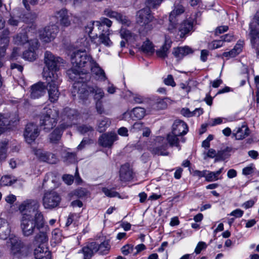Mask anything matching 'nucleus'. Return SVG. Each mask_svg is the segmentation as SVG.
<instances>
[{
	"label": "nucleus",
	"instance_id": "13d9d810",
	"mask_svg": "<svg viewBox=\"0 0 259 259\" xmlns=\"http://www.w3.org/2000/svg\"><path fill=\"white\" fill-rule=\"evenodd\" d=\"M20 18L19 16L11 15L10 19L8 20V23L10 25L13 26H17L20 22Z\"/></svg>",
	"mask_w": 259,
	"mask_h": 259
},
{
	"label": "nucleus",
	"instance_id": "39448f33",
	"mask_svg": "<svg viewBox=\"0 0 259 259\" xmlns=\"http://www.w3.org/2000/svg\"><path fill=\"white\" fill-rule=\"evenodd\" d=\"M59 111L56 107H46L44 109L40 118V124L44 130L49 131L56 124Z\"/></svg>",
	"mask_w": 259,
	"mask_h": 259
},
{
	"label": "nucleus",
	"instance_id": "f704fd0d",
	"mask_svg": "<svg viewBox=\"0 0 259 259\" xmlns=\"http://www.w3.org/2000/svg\"><path fill=\"white\" fill-rule=\"evenodd\" d=\"M64 130V129L61 128L60 126L59 127L56 128L50 135L49 139L50 142L52 143H56L58 141H59L61 139L62 133Z\"/></svg>",
	"mask_w": 259,
	"mask_h": 259
},
{
	"label": "nucleus",
	"instance_id": "393cba45",
	"mask_svg": "<svg viewBox=\"0 0 259 259\" xmlns=\"http://www.w3.org/2000/svg\"><path fill=\"white\" fill-rule=\"evenodd\" d=\"M194 25V20L192 19L184 21L180 26L178 31L180 32V37H183L185 35L192 31Z\"/></svg>",
	"mask_w": 259,
	"mask_h": 259
},
{
	"label": "nucleus",
	"instance_id": "3c124183",
	"mask_svg": "<svg viewBox=\"0 0 259 259\" xmlns=\"http://www.w3.org/2000/svg\"><path fill=\"white\" fill-rule=\"evenodd\" d=\"M224 46L223 40H215L209 42L208 45V49L214 50L220 48Z\"/></svg>",
	"mask_w": 259,
	"mask_h": 259
},
{
	"label": "nucleus",
	"instance_id": "6e6d98bb",
	"mask_svg": "<svg viewBox=\"0 0 259 259\" xmlns=\"http://www.w3.org/2000/svg\"><path fill=\"white\" fill-rule=\"evenodd\" d=\"M255 167L253 164L243 168L242 174L244 176H248L252 174L254 172Z\"/></svg>",
	"mask_w": 259,
	"mask_h": 259
},
{
	"label": "nucleus",
	"instance_id": "e433bc0d",
	"mask_svg": "<svg viewBox=\"0 0 259 259\" xmlns=\"http://www.w3.org/2000/svg\"><path fill=\"white\" fill-rule=\"evenodd\" d=\"M146 113L144 108L141 107H136L131 112V116L135 119H141L143 118Z\"/></svg>",
	"mask_w": 259,
	"mask_h": 259
},
{
	"label": "nucleus",
	"instance_id": "b1692460",
	"mask_svg": "<svg viewBox=\"0 0 259 259\" xmlns=\"http://www.w3.org/2000/svg\"><path fill=\"white\" fill-rule=\"evenodd\" d=\"M244 42L242 40L238 41L234 48L229 52H224L222 54V57L226 59L234 58L239 54L242 51Z\"/></svg>",
	"mask_w": 259,
	"mask_h": 259
},
{
	"label": "nucleus",
	"instance_id": "4be33fe9",
	"mask_svg": "<svg viewBox=\"0 0 259 259\" xmlns=\"http://www.w3.org/2000/svg\"><path fill=\"white\" fill-rule=\"evenodd\" d=\"M188 131V127L185 122L182 120H176L172 125L171 132L179 136L186 135Z\"/></svg>",
	"mask_w": 259,
	"mask_h": 259
},
{
	"label": "nucleus",
	"instance_id": "dca6fc26",
	"mask_svg": "<svg viewBox=\"0 0 259 259\" xmlns=\"http://www.w3.org/2000/svg\"><path fill=\"white\" fill-rule=\"evenodd\" d=\"M39 133L37 125L33 123L27 124L24 133V137L26 142L28 144H31L38 137Z\"/></svg>",
	"mask_w": 259,
	"mask_h": 259
},
{
	"label": "nucleus",
	"instance_id": "de8ad7c7",
	"mask_svg": "<svg viewBox=\"0 0 259 259\" xmlns=\"http://www.w3.org/2000/svg\"><path fill=\"white\" fill-rule=\"evenodd\" d=\"M33 152L37 157L41 161L46 162L49 152H45L41 149H34Z\"/></svg>",
	"mask_w": 259,
	"mask_h": 259
},
{
	"label": "nucleus",
	"instance_id": "6e6552de",
	"mask_svg": "<svg viewBox=\"0 0 259 259\" xmlns=\"http://www.w3.org/2000/svg\"><path fill=\"white\" fill-rule=\"evenodd\" d=\"M185 12V8L182 5H177L174 6L173 10L170 12L169 16V25L167 30L171 34L176 35L177 34V25L179 21V16Z\"/></svg>",
	"mask_w": 259,
	"mask_h": 259
},
{
	"label": "nucleus",
	"instance_id": "49530a36",
	"mask_svg": "<svg viewBox=\"0 0 259 259\" xmlns=\"http://www.w3.org/2000/svg\"><path fill=\"white\" fill-rule=\"evenodd\" d=\"M7 145L6 141L0 142V161L4 160L7 157Z\"/></svg>",
	"mask_w": 259,
	"mask_h": 259
},
{
	"label": "nucleus",
	"instance_id": "c03bdc74",
	"mask_svg": "<svg viewBox=\"0 0 259 259\" xmlns=\"http://www.w3.org/2000/svg\"><path fill=\"white\" fill-rule=\"evenodd\" d=\"M97 252L99 251L100 254H106L109 249V244L107 242H103L100 244L96 242Z\"/></svg>",
	"mask_w": 259,
	"mask_h": 259
},
{
	"label": "nucleus",
	"instance_id": "09e8293b",
	"mask_svg": "<svg viewBox=\"0 0 259 259\" xmlns=\"http://www.w3.org/2000/svg\"><path fill=\"white\" fill-rule=\"evenodd\" d=\"M15 182V180L10 176H5L2 177L0 180V185L2 186H10Z\"/></svg>",
	"mask_w": 259,
	"mask_h": 259
},
{
	"label": "nucleus",
	"instance_id": "473e14b6",
	"mask_svg": "<svg viewBox=\"0 0 259 259\" xmlns=\"http://www.w3.org/2000/svg\"><path fill=\"white\" fill-rule=\"evenodd\" d=\"M249 134V130L248 127L245 125H243L241 127H239L236 133H233V135L236 140H242L247 137Z\"/></svg>",
	"mask_w": 259,
	"mask_h": 259
},
{
	"label": "nucleus",
	"instance_id": "a19ab883",
	"mask_svg": "<svg viewBox=\"0 0 259 259\" xmlns=\"http://www.w3.org/2000/svg\"><path fill=\"white\" fill-rule=\"evenodd\" d=\"M250 40L253 48L259 50V32L254 29H251Z\"/></svg>",
	"mask_w": 259,
	"mask_h": 259
},
{
	"label": "nucleus",
	"instance_id": "37998d69",
	"mask_svg": "<svg viewBox=\"0 0 259 259\" xmlns=\"http://www.w3.org/2000/svg\"><path fill=\"white\" fill-rule=\"evenodd\" d=\"M231 151V149L229 147L219 151L217 152V160H224L227 159L230 155Z\"/></svg>",
	"mask_w": 259,
	"mask_h": 259
},
{
	"label": "nucleus",
	"instance_id": "5701e85b",
	"mask_svg": "<svg viewBox=\"0 0 259 259\" xmlns=\"http://www.w3.org/2000/svg\"><path fill=\"white\" fill-rule=\"evenodd\" d=\"M78 252L83 253V259H91L94 254L97 252L96 242H93L88 243Z\"/></svg>",
	"mask_w": 259,
	"mask_h": 259
},
{
	"label": "nucleus",
	"instance_id": "aec40b11",
	"mask_svg": "<svg viewBox=\"0 0 259 259\" xmlns=\"http://www.w3.org/2000/svg\"><path fill=\"white\" fill-rule=\"evenodd\" d=\"M90 71L96 80L104 81L106 79V76L104 70L101 68L97 63L93 60L90 65Z\"/></svg>",
	"mask_w": 259,
	"mask_h": 259
},
{
	"label": "nucleus",
	"instance_id": "f257e3e1",
	"mask_svg": "<svg viewBox=\"0 0 259 259\" xmlns=\"http://www.w3.org/2000/svg\"><path fill=\"white\" fill-rule=\"evenodd\" d=\"M93 59L87 55L85 51L77 50L73 52L71 55V62L73 68L67 70V74L72 80H77L81 74L90 73V65Z\"/></svg>",
	"mask_w": 259,
	"mask_h": 259
},
{
	"label": "nucleus",
	"instance_id": "4c0bfd02",
	"mask_svg": "<svg viewBox=\"0 0 259 259\" xmlns=\"http://www.w3.org/2000/svg\"><path fill=\"white\" fill-rule=\"evenodd\" d=\"M168 101L169 99L168 98L161 99L158 98L155 100L152 107L156 110L164 109L167 107V102Z\"/></svg>",
	"mask_w": 259,
	"mask_h": 259
},
{
	"label": "nucleus",
	"instance_id": "680f3d73",
	"mask_svg": "<svg viewBox=\"0 0 259 259\" xmlns=\"http://www.w3.org/2000/svg\"><path fill=\"white\" fill-rule=\"evenodd\" d=\"M121 249L122 253L124 255H127L133 251L134 246L131 244H126L123 246Z\"/></svg>",
	"mask_w": 259,
	"mask_h": 259
},
{
	"label": "nucleus",
	"instance_id": "cd10ccee",
	"mask_svg": "<svg viewBox=\"0 0 259 259\" xmlns=\"http://www.w3.org/2000/svg\"><path fill=\"white\" fill-rule=\"evenodd\" d=\"M56 17L61 25L68 27L70 25V16L67 10L61 9L57 12Z\"/></svg>",
	"mask_w": 259,
	"mask_h": 259
},
{
	"label": "nucleus",
	"instance_id": "f8f14e48",
	"mask_svg": "<svg viewBox=\"0 0 259 259\" xmlns=\"http://www.w3.org/2000/svg\"><path fill=\"white\" fill-rule=\"evenodd\" d=\"M39 204L37 201L35 200L29 199L23 201L19 206V210L22 215L26 214L28 215H34L36 211L38 210Z\"/></svg>",
	"mask_w": 259,
	"mask_h": 259
},
{
	"label": "nucleus",
	"instance_id": "72a5a7b5",
	"mask_svg": "<svg viewBox=\"0 0 259 259\" xmlns=\"http://www.w3.org/2000/svg\"><path fill=\"white\" fill-rule=\"evenodd\" d=\"M112 24V22L109 19L105 17H102L99 21H95V26L97 27L99 31H106V29L104 28V26L106 25L107 29H109Z\"/></svg>",
	"mask_w": 259,
	"mask_h": 259
},
{
	"label": "nucleus",
	"instance_id": "8fccbe9b",
	"mask_svg": "<svg viewBox=\"0 0 259 259\" xmlns=\"http://www.w3.org/2000/svg\"><path fill=\"white\" fill-rule=\"evenodd\" d=\"M9 124V121L2 114H0V135L4 132L6 126Z\"/></svg>",
	"mask_w": 259,
	"mask_h": 259
},
{
	"label": "nucleus",
	"instance_id": "c756f323",
	"mask_svg": "<svg viewBox=\"0 0 259 259\" xmlns=\"http://www.w3.org/2000/svg\"><path fill=\"white\" fill-rule=\"evenodd\" d=\"M193 53V50L188 47H181L174 49L173 54L174 56L178 58L181 59L184 56Z\"/></svg>",
	"mask_w": 259,
	"mask_h": 259
},
{
	"label": "nucleus",
	"instance_id": "338daca9",
	"mask_svg": "<svg viewBox=\"0 0 259 259\" xmlns=\"http://www.w3.org/2000/svg\"><path fill=\"white\" fill-rule=\"evenodd\" d=\"M207 247V245L206 244V243L204 242H198V243L197 244L195 249V250H194V252L196 253V254H199L201 252V251L206 248Z\"/></svg>",
	"mask_w": 259,
	"mask_h": 259
},
{
	"label": "nucleus",
	"instance_id": "a878e982",
	"mask_svg": "<svg viewBox=\"0 0 259 259\" xmlns=\"http://www.w3.org/2000/svg\"><path fill=\"white\" fill-rule=\"evenodd\" d=\"M117 139V136L115 133L105 134L101 136L99 143L102 146L110 147Z\"/></svg>",
	"mask_w": 259,
	"mask_h": 259
},
{
	"label": "nucleus",
	"instance_id": "4d7b16f0",
	"mask_svg": "<svg viewBox=\"0 0 259 259\" xmlns=\"http://www.w3.org/2000/svg\"><path fill=\"white\" fill-rule=\"evenodd\" d=\"M128 94L129 96L132 97L133 101L136 103H141L144 101V97L141 95L138 94H134L131 92H128Z\"/></svg>",
	"mask_w": 259,
	"mask_h": 259
},
{
	"label": "nucleus",
	"instance_id": "bb28decb",
	"mask_svg": "<svg viewBox=\"0 0 259 259\" xmlns=\"http://www.w3.org/2000/svg\"><path fill=\"white\" fill-rule=\"evenodd\" d=\"M11 227L7 220L0 218V239H6L11 233Z\"/></svg>",
	"mask_w": 259,
	"mask_h": 259
},
{
	"label": "nucleus",
	"instance_id": "20e7f679",
	"mask_svg": "<svg viewBox=\"0 0 259 259\" xmlns=\"http://www.w3.org/2000/svg\"><path fill=\"white\" fill-rule=\"evenodd\" d=\"M43 77L47 82V90L49 95V100L52 103L57 102L60 95L58 87L62 79L58 73L45 72Z\"/></svg>",
	"mask_w": 259,
	"mask_h": 259
},
{
	"label": "nucleus",
	"instance_id": "58836bf2",
	"mask_svg": "<svg viewBox=\"0 0 259 259\" xmlns=\"http://www.w3.org/2000/svg\"><path fill=\"white\" fill-rule=\"evenodd\" d=\"M179 136L173 134L172 132H170L167 135V141L170 146H176L179 148V150H180L181 148L179 145V139L178 138Z\"/></svg>",
	"mask_w": 259,
	"mask_h": 259
},
{
	"label": "nucleus",
	"instance_id": "79ce46f5",
	"mask_svg": "<svg viewBox=\"0 0 259 259\" xmlns=\"http://www.w3.org/2000/svg\"><path fill=\"white\" fill-rule=\"evenodd\" d=\"M141 50L143 52L148 55L152 54L154 51L153 44L148 39L144 41L141 47Z\"/></svg>",
	"mask_w": 259,
	"mask_h": 259
},
{
	"label": "nucleus",
	"instance_id": "ddd939ff",
	"mask_svg": "<svg viewBox=\"0 0 259 259\" xmlns=\"http://www.w3.org/2000/svg\"><path fill=\"white\" fill-rule=\"evenodd\" d=\"M120 37L124 39L126 41L131 44L138 46L142 39V36L139 32L131 31L128 29L121 27L119 31Z\"/></svg>",
	"mask_w": 259,
	"mask_h": 259
},
{
	"label": "nucleus",
	"instance_id": "2eb2a0df",
	"mask_svg": "<svg viewBox=\"0 0 259 259\" xmlns=\"http://www.w3.org/2000/svg\"><path fill=\"white\" fill-rule=\"evenodd\" d=\"M58 32L59 28L56 25L47 26L40 32V38L44 42H50L54 40Z\"/></svg>",
	"mask_w": 259,
	"mask_h": 259
},
{
	"label": "nucleus",
	"instance_id": "7c9ffc66",
	"mask_svg": "<svg viewBox=\"0 0 259 259\" xmlns=\"http://www.w3.org/2000/svg\"><path fill=\"white\" fill-rule=\"evenodd\" d=\"M34 253L36 259H51V252L47 248L39 246L34 250Z\"/></svg>",
	"mask_w": 259,
	"mask_h": 259
},
{
	"label": "nucleus",
	"instance_id": "69168bd1",
	"mask_svg": "<svg viewBox=\"0 0 259 259\" xmlns=\"http://www.w3.org/2000/svg\"><path fill=\"white\" fill-rule=\"evenodd\" d=\"M46 162L50 164H55L58 161L57 156L53 153H48Z\"/></svg>",
	"mask_w": 259,
	"mask_h": 259
},
{
	"label": "nucleus",
	"instance_id": "603ef678",
	"mask_svg": "<svg viewBox=\"0 0 259 259\" xmlns=\"http://www.w3.org/2000/svg\"><path fill=\"white\" fill-rule=\"evenodd\" d=\"M102 192L105 194V195L109 197H119V194L117 192L114 191L112 189H108L107 188H103Z\"/></svg>",
	"mask_w": 259,
	"mask_h": 259
},
{
	"label": "nucleus",
	"instance_id": "e2e57ef3",
	"mask_svg": "<svg viewBox=\"0 0 259 259\" xmlns=\"http://www.w3.org/2000/svg\"><path fill=\"white\" fill-rule=\"evenodd\" d=\"M223 119L224 118L221 117L212 118L209 121L208 124H209V125L211 126H213L218 124H220L223 123Z\"/></svg>",
	"mask_w": 259,
	"mask_h": 259
},
{
	"label": "nucleus",
	"instance_id": "9b49d317",
	"mask_svg": "<svg viewBox=\"0 0 259 259\" xmlns=\"http://www.w3.org/2000/svg\"><path fill=\"white\" fill-rule=\"evenodd\" d=\"M77 117V112L75 109L68 107L64 108L61 115L62 121L60 127L66 129L71 126L73 123V121L76 119Z\"/></svg>",
	"mask_w": 259,
	"mask_h": 259
},
{
	"label": "nucleus",
	"instance_id": "412c9836",
	"mask_svg": "<svg viewBox=\"0 0 259 259\" xmlns=\"http://www.w3.org/2000/svg\"><path fill=\"white\" fill-rule=\"evenodd\" d=\"M172 41L170 37L165 35L164 37V42L161 47L156 51L157 56L161 58L164 59L167 57L169 50L171 47Z\"/></svg>",
	"mask_w": 259,
	"mask_h": 259
},
{
	"label": "nucleus",
	"instance_id": "9d476101",
	"mask_svg": "<svg viewBox=\"0 0 259 259\" xmlns=\"http://www.w3.org/2000/svg\"><path fill=\"white\" fill-rule=\"evenodd\" d=\"M60 201L59 195L53 191L46 192L42 197V205L45 209H52L58 206Z\"/></svg>",
	"mask_w": 259,
	"mask_h": 259
},
{
	"label": "nucleus",
	"instance_id": "774afa93",
	"mask_svg": "<svg viewBox=\"0 0 259 259\" xmlns=\"http://www.w3.org/2000/svg\"><path fill=\"white\" fill-rule=\"evenodd\" d=\"M221 40H223V44L224 42H231L232 41L235 40L236 39L234 35L233 34L229 33L226 34L224 36H222L221 37Z\"/></svg>",
	"mask_w": 259,
	"mask_h": 259
},
{
	"label": "nucleus",
	"instance_id": "ea45409f",
	"mask_svg": "<svg viewBox=\"0 0 259 259\" xmlns=\"http://www.w3.org/2000/svg\"><path fill=\"white\" fill-rule=\"evenodd\" d=\"M13 41L15 44L18 45H23L26 42L29 44L28 36L25 32H20L13 38Z\"/></svg>",
	"mask_w": 259,
	"mask_h": 259
},
{
	"label": "nucleus",
	"instance_id": "1a4fd4ad",
	"mask_svg": "<svg viewBox=\"0 0 259 259\" xmlns=\"http://www.w3.org/2000/svg\"><path fill=\"white\" fill-rule=\"evenodd\" d=\"M153 16L150 14L149 9L146 8L139 11L136 15L137 22L144 27L146 32L151 30L153 28L151 23Z\"/></svg>",
	"mask_w": 259,
	"mask_h": 259
},
{
	"label": "nucleus",
	"instance_id": "c9c22d12",
	"mask_svg": "<svg viewBox=\"0 0 259 259\" xmlns=\"http://www.w3.org/2000/svg\"><path fill=\"white\" fill-rule=\"evenodd\" d=\"M223 169L224 168L222 167L217 171H210L207 170L206 176V181L207 182H212L221 179V178H220L219 176L222 172Z\"/></svg>",
	"mask_w": 259,
	"mask_h": 259
},
{
	"label": "nucleus",
	"instance_id": "c85d7f7f",
	"mask_svg": "<svg viewBox=\"0 0 259 259\" xmlns=\"http://www.w3.org/2000/svg\"><path fill=\"white\" fill-rule=\"evenodd\" d=\"M132 170L128 164L121 166L120 169V178L121 181H130L132 178Z\"/></svg>",
	"mask_w": 259,
	"mask_h": 259
},
{
	"label": "nucleus",
	"instance_id": "a211bd4d",
	"mask_svg": "<svg viewBox=\"0 0 259 259\" xmlns=\"http://www.w3.org/2000/svg\"><path fill=\"white\" fill-rule=\"evenodd\" d=\"M38 48V40L37 39L30 40L29 41V49L23 54V58L25 60L33 61L36 59L35 50Z\"/></svg>",
	"mask_w": 259,
	"mask_h": 259
},
{
	"label": "nucleus",
	"instance_id": "0e129e2a",
	"mask_svg": "<svg viewBox=\"0 0 259 259\" xmlns=\"http://www.w3.org/2000/svg\"><path fill=\"white\" fill-rule=\"evenodd\" d=\"M144 127V126L142 122H136L133 124L131 128V131L133 133L137 132L138 131L143 130Z\"/></svg>",
	"mask_w": 259,
	"mask_h": 259
},
{
	"label": "nucleus",
	"instance_id": "f03ea898",
	"mask_svg": "<svg viewBox=\"0 0 259 259\" xmlns=\"http://www.w3.org/2000/svg\"><path fill=\"white\" fill-rule=\"evenodd\" d=\"M45 219L41 211H36L34 215L24 214L20 219V228L25 237L32 235L35 229L38 230L45 227Z\"/></svg>",
	"mask_w": 259,
	"mask_h": 259
},
{
	"label": "nucleus",
	"instance_id": "f3484780",
	"mask_svg": "<svg viewBox=\"0 0 259 259\" xmlns=\"http://www.w3.org/2000/svg\"><path fill=\"white\" fill-rule=\"evenodd\" d=\"M104 14L108 17L115 19L124 26H129L131 24V21L126 16L111 9H105L104 11Z\"/></svg>",
	"mask_w": 259,
	"mask_h": 259
},
{
	"label": "nucleus",
	"instance_id": "5fc2aeb1",
	"mask_svg": "<svg viewBox=\"0 0 259 259\" xmlns=\"http://www.w3.org/2000/svg\"><path fill=\"white\" fill-rule=\"evenodd\" d=\"M167 147V144L163 145L162 147H156L153 150V152L158 155H167L168 153L165 151V150Z\"/></svg>",
	"mask_w": 259,
	"mask_h": 259
},
{
	"label": "nucleus",
	"instance_id": "0eeeda50",
	"mask_svg": "<svg viewBox=\"0 0 259 259\" xmlns=\"http://www.w3.org/2000/svg\"><path fill=\"white\" fill-rule=\"evenodd\" d=\"M44 63L47 69L44 70L42 75L45 72L57 73L60 66L64 63V60L50 51H47L44 54Z\"/></svg>",
	"mask_w": 259,
	"mask_h": 259
},
{
	"label": "nucleus",
	"instance_id": "052dcab7",
	"mask_svg": "<svg viewBox=\"0 0 259 259\" xmlns=\"http://www.w3.org/2000/svg\"><path fill=\"white\" fill-rule=\"evenodd\" d=\"M163 0H147V5L149 8H156L159 6Z\"/></svg>",
	"mask_w": 259,
	"mask_h": 259
},
{
	"label": "nucleus",
	"instance_id": "a18cd8bd",
	"mask_svg": "<svg viewBox=\"0 0 259 259\" xmlns=\"http://www.w3.org/2000/svg\"><path fill=\"white\" fill-rule=\"evenodd\" d=\"M110 121L107 118H103L100 120L98 124V130L100 132H104L110 125Z\"/></svg>",
	"mask_w": 259,
	"mask_h": 259
},
{
	"label": "nucleus",
	"instance_id": "2f4dec72",
	"mask_svg": "<svg viewBox=\"0 0 259 259\" xmlns=\"http://www.w3.org/2000/svg\"><path fill=\"white\" fill-rule=\"evenodd\" d=\"M44 231L39 230V232L35 237V240L38 243L43 244L48 241V233L49 231L47 225L45 224V227L42 228Z\"/></svg>",
	"mask_w": 259,
	"mask_h": 259
},
{
	"label": "nucleus",
	"instance_id": "864d4df0",
	"mask_svg": "<svg viewBox=\"0 0 259 259\" xmlns=\"http://www.w3.org/2000/svg\"><path fill=\"white\" fill-rule=\"evenodd\" d=\"M49 181H51L52 183H54L55 187H57L58 185L57 178L52 172L47 174L44 179V182Z\"/></svg>",
	"mask_w": 259,
	"mask_h": 259
},
{
	"label": "nucleus",
	"instance_id": "bf43d9fd",
	"mask_svg": "<svg viewBox=\"0 0 259 259\" xmlns=\"http://www.w3.org/2000/svg\"><path fill=\"white\" fill-rule=\"evenodd\" d=\"M78 131L82 134H89L93 131V128L89 125H83L78 127Z\"/></svg>",
	"mask_w": 259,
	"mask_h": 259
},
{
	"label": "nucleus",
	"instance_id": "6ab92c4d",
	"mask_svg": "<svg viewBox=\"0 0 259 259\" xmlns=\"http://www.w3.org/2000/svg\"><path fill=\"white\" fill-rule=\"evenodd\" d=\"M46 91V86L42 82H38L33 84L30 89V98L38 99L43 96Z\"/></svg>",
	"mask_w": 259,
	"mask_h": 259
},
{
	"label": "nucleus",
	"instance_id": "4468645a",
	"mask_svg": "<svg viewBox=\"0 0 259 259\" xmlns=\"http://www.w3.org/2000/svg\"><path fill=\"white\" fill-rule=\"evenodd\" d=\"M99 36L97 35L91 36L92 41L97 45L101 44L105 46L110 47L112 46L113 42L109 38V35L111 34L112 30L110 29H106V31H99Z\"/></svg>",
	"mask_w": 259,
	"mask_h": 259
},
{
	"label": "nucleus",
	"instance_id": "7ed1b4c3",
	"mask_svg": "<svg viewBox=\"0 0 259 259\" xmlns=\"http://www.w3.org/2000/svg\"><path fill=\"white\" fill-rule=\"evenodd\" d=\"M89 92L94 94V99L97 101H101L104 96L103 90L96 86L87 87L84 83L79 81L73 84V89L72 91L73 96L75 98L84 102L88 98Z\"/></svg>",
	"mask_w": 259,
	"mask_h": 259
},
{
	"label": "nucleus",
	"instance_id": "423d86ee",
	"mask_svg": "<svg viewBox=\"0 0 259 259\" xmlns=\"http://www.w3.org/2000/svg\"><path fill=\"white\" fill-rule=\"evenodd\" d=\"M7 245L10 248L11 254L18 258L25 257L30 253L29 247L15 236L10 238L7 241Z\"/></svg>",
	"mask_w": 259,
	"mask_h": 259
}]
</instances>
